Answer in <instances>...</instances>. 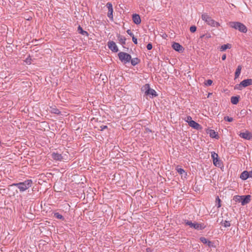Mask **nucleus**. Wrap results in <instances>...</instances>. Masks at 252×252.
<instances>
[{"instance_id":"obj_33","label":"nucleus","mask_w":252,"mask_h":252,"mask_svg":"<svg viewBox=\"0 0 252 252\" xmlns=\"http://www.w3.org/2000/svg\"><path fill=\"white\" fill-rule=\"evenodd\" d=\"M196 29V27L195 26H191L190 28V31L192 32H195Z\"/></svg>"},{"instance_id":"obj_35","label":"nucleus","mask_w":252,"mask_h":252,"mask_svg":"<svg viewBox=\"0 0 252 252\" xmlns=\"http://www.w3.org/2000/svg\"><path fill=\"white\" fill-rule=\"evenodd\" d=\"M147 48L148 50H150L151 49H152V45L150 43H149L147 45Z\"/></svg>"},{"instance_id":"obj_18","label":"nucleus","mask_w":252,"mask_h":252,"mask_svg":"<svg viewBox=\"0 0 252 252\" xmlns=\"http://www.w3.org/2000/svg\"><path fill=\"white\" fill-rule=\"evenodd\" d=\"M146 95H152V96H156L157 95V94L156 91L150 88Z\"/></svg>"},{"instance_id":"obj_16","label":"nucleus","mask_w":252,"mask_h":252,"mask_svg":"<svg viewBox=\"0 0 252 252\" xmlns=\"http://www.w3.org/2000/svg\"><path fill=\"white\" fill-rule=\"evenodd\" d=\"M249 177V174L247 171H244L240 176V178L243 180H246Z\"/></svg>"},{"instance_id":"obj_25","label":"nucleus","mask_w":252,"mask_h":252,"mask_svg":"<svg viewBox=\"0 0 252 252\" xmlns=\"http://www.w3.org/2000/svg\"><path fill=\"white\" fill-rule=\"evenodd\" d=\"M78 31L79 33L82 34L83 35L87 34V32L85 31H84L80 27H78Z\"/></svg>"},{"instance_id":"obj_6","label":"nucleus","mask_w":252,"mask_h":252,"mask_svg":"<svg viewBox=\"0 0 252 252\" xmlns=\"http://www.w3.org/2000/svg\"><path fill=\"white\" fill-rule=\"evenodd\" d=\"M118 55L120 60L124 63H128L131 58L130 55L124 52H120Z\"/></svg>"},{"instance_id":"obj_15","label":"nucleus","mask_w":252,"mask_h":252,"mask_svg":"<svg viewBox=\"0 0 252 252\" xmlns=\"http://www.w3.org/2000/svg\"><path fill=\"white\" fill-rule=\"evenodd\" d=\"M190 126L196 129H198L199 127H200V126L198 124L196 123L195 122H194V121H189V124Z\"/></svg>"},{"instance_id":"obj_21","label":"nucleus","mask_w":252,"mask_h":252,"mask_svg":"<svg viewBox=\"0 0 252 252\" xmlns=\"http://www.w3.org/2000/svg\"><path fill=\"white\" fill-rule=\"evenodd\" d=\"M239 101L238 97L237 96H232L231 98V102L234 104H236Z\"/></svg>"},{"instance_id":"obj_11","label":"nucleus","mask_w":252,"mask_h":252,"mask_svg":"<svg viewBox=\"0 0 252 252\" xmlns=\"http://www.w3.org/2000/svg\"><path fill=\"white\" fill-rule=\"evenodd\" d=\"M132 19L133 22L136 24H139L141 22V19L140 16L137 14H134L133 15Z\"/></svg>"},{"instance_id":"obj_37","label":"nucleus","mask_w":252,"mask_h":252,"mask_svg":"<svg viewBox=\"0 0 252 252\" xmlns=\"http://www.w3.org/2000/svg\"><path fill=\"white\" fill-rule=\"evenodd\" d=\"M132 41L134 42V43L137 44V39L134 37V35H132Z\"/></svg>"},{"instance_id":"obj_29","label":"nucleus","mask_w":252,"mask_h":252,"mask_svg":"<svg viewBox=\"0 0 252 252\" xmlns=\"http://www.w3.org/2000/svg\"><path fill=\"white\" fill-rule=\"evenodd\" d=\"M201 38L205 37L206 39H208L211 37V35L210 33H207L206 34H203L201 36Z\"/></svg>"},{"instance_id":"obj_5","label":"nucleus","mask_w":252,"mask_h":252,"mask_svg":"<svg viewBox=\"0 0 252 252\" xmlns=\"http://www.w3.org/2000/svg\"><path fill=\"white\" fill-rule=\"evenodd\" d=\"M251 85H252V79H249L244 80L243 81H242L240 84H237L235 86V89L242 90L243 87H246L247 86H249Z\"/></svg>"},{"instance_id":"obj_1","label":"nucleus","mask_w":252,"mask_h":252,"mask_svg":"<svg viewBox=\"0 0 252 252\" xmlns=\"http://www.w3.org/2000/svg\"><path fill=\"white\" fill-rule=\"evenodd\" d=\"M202 19L208 25L213 27L220 26V24L212 19L207 14L204 13L201 15Z\"/></svg>"},{"instance_id":"obj_7","label":"nucleus","mask_w":252,"mask_h":252,"mask_svg":"<svg viewBox=\"0 0 252 252\" xmlns=\"http://www.w3.org/2000/svg\"><path fill=\"white\" fill-rule=\"evenodd\" d=\"M185 223L186 224L189 225L190 227H193L197 230H201L204 228V226L202 224L198 223L192 222L191 221L186 220Z\"/></svg>"},{"instance_id":"obj_36","label":"nucleus","mask_w":252,"mask_h":252,"mask_svg":"<svg viewBox=\"0 0 252 252\" xmlns=\"http://www.w3.org/2000/svg\"><path fill=\"white\" fill-rule=\"evenodd\" d=\"M186 122H188L189 123V121H192V120H191V118L190 117H188L187 118H186Z\"/></svg>"},{"instance_id":"obj_30","label":"nucleus","mask_w":252,"mask_h":252,"mask_svg":"<svg viewBox=\"0 0 252 252\" xmlns=\"http://www.w3.org/2000/svg\"><path fill=\"white\" fill-rule=\"evenodd\" d=\"M54 216L55 218L59 219H61L63 218V216L58 213H55L54 214Z\"/></svg>"},{"instance_id":"obj_23","label":"nucleus","mask_w":252,"mask_h":252,"mask_svg":"<svg viewBox=\"0 0 252 252\" xmlns=\"http://www.w3.org/2000/svg\"><path fill=\"white\" fill-rule=\"evenodd\" d=\"M131 63L133 65L137 64L139 62V60L137 58H134L133 59H131Z\"/></svg>"},{"instance_id":"obj_24","label":"nucleus","mask_w":252,"mask_h":252,"mask_svg":"<svg viewBox=\"0 0 252 252\" xmlns=\"http://www.w3.org/2000/svg\"><path fill=\"white\" fill-rule=\"evenodd\" d=\"M216 205H217L218 208H220L221 206L220 204V199L219 198V197H217L216 198Z\"/></svg>"},{"instance_id":"obj_14","label":"nucleus","mask_w":252,"mask_h":252,"mask_svg":"<svg viewBox=\"0 0 252 252\" xmlns=\"http://www.w3.org/2000/svg\"><path fill=\"white\" fill-rule=\"evenodd\" d=\"M207 133L210 135V136L212 138H218V135L216 132L212 129H209L207 131Z\"/></svg>"},{"instance_id":"obj_27","label":"nucleus","mask_w":252,"mask_h":252,"mask_svg":"<svg viewBox=\"0 0 252 252\" xmlns=\"http://www.w3.org/2000/svg\"><path fill=\"white\" fill-rule=\"evenodd\" d=\"M218 154H217L216 153H212V158L213 159V161L214 160H216V159L218 158Z\"/></svg>"},{"instance_id":"obj_20","label":"nucleus","mask_w":252,"mask_h":252,"mask_svg":"<svg viewBox=\"0 0 252 252\" xmlns=\"http://www.w3.org/2000/svg\"><path fill=\"white\" fill-rule=\"evenodd\" d=\"M52 155L54 159L60 160L61 158V156L59 154L53 153Z\"/></svg>"},{"instance_id":"obj_12","label":"nucleus","mask_w":252,"mask_h":252,"mask_svg":"<svg viewBox=\"0 0 252 252\" xmlns=\"http://www.w3.org/2000/svg\"><path fill=\"white\" fill-rule=\"evenodd\" d=\"M172 47L177 51H181L182 50V47L178 43H174L172 45Z\"/></svg>"},{"instance_id":"obj_22","label":"nucleus","mask_w":252,"mask_h":252,"mask_svg":"<svg viewBox=\"0 0 252 252\" xmlns=\"http://www.w3.org/2000/svg\"><path fill=\"white\" fill-rule=\"evenodd\" d=\"M200 241L205 244H207L208 246H210L211 242L208 241L205 238L201 237L200 238Z\"/></svg>"},{"instance_id":"obj_34","label":"nucleus","mask_w":252,"mask_h":252,"mask_svg":"<svg viewBox=\"0 0 252 252\" xmlns=\"http://www.w3.org/2000/svg\"><path fill=\"white\" fill-rule=\"evenodd\" d=\"M224 120H225L228 122H232L233 121V119L232 118H229L228 117H224Z\"/></svg>"},{"instance_id":"obj_3","label":"nucleus","mask_w":252,"mask_h":252,"mask_svg":"<svg viewBox=\"0 0 252 252\" xmlns=\"http://www.w3.org/2000/svg\"><path fill=\"white\" fill-rule=\"evenodd\" d=\"M251 198V196L250 195H248L246 196L236 195L233 197V200L236 202H241L242 205H245L250 202Z\"/></svg>"},{"instance_id":"obj_39","label":"nucleus","mask_w":252,"mask_h":252,"mask_svg":"<svg viewBox=\"0 0 252 252\" xmlns=\"http://www.w3.org/2000/svg\"><path fill=\"white\" fill-rule=\"evenodd\" d=\"M226 59V55L225 54H224L222 55V60H225Z\"/></svg>"},{"instance_id":"obj_4","label":"nucleus","mask_w":252,"mask_h":252,"mask_svg":"<svg viewBox=\"0 0 252 252\" xmlns=\"http://www.w3.org/2000/svg\"><path fill=\"white\" fill-rule=\"evenodd\" d=\"M32 184V182L31 180H27L25 181L24 182H21L17 184H13L14 186H15L19 189L20 191H24L29 189L31 187Z\"/></svg>"},{"instance_id":"obj_19","label":"nucleus","mask_w":252,"mask_h":252,"mask_svg":"<svg viewBox=\"0 0 252 252\" xmlns=\"http://www.w3.org/2000/svg\"><path fill=\"white\" fill-rule=\"evenodd\" d=\"M150 86L149 84H146L142 88V90L144 92H145V94H146L148 92V91L150 90Z\"/></svg>"},{"instance_id":"obj_28","label":"nucleus","mask_w":252,"mask_h":252,"mask_svg":"<svg viewBox=\"0 0 252 252\" xmlns=\"http://www.w3.org/2000/svg\"><path fill=\"white\" fill-rule=\"evenodd\" d=\"M177 171L181 175L183 174L185 172V171L183 169L178 167L177 168Z\"/></svg>"},{"instance_id":"obj_13","label":"nucleus","mask_w":252,"mask_h":252,"mask_svg":"<svg viewBox=\"0 0 252 252\" xmlns=\"http://www.w3.org/2000/svg\"><path fill=\"white\" fill-rule=\"evenodd\" d=\"M232 47V45L230 44L227 43L226 44L223 45L220 47V50L221 51H224L227 49H230Z\"/></svg>"},{"instance_id":"obj_32","label":"nucleus","mask_w":252,"mask_h":252,"mask_svg":"<svg viewBox=\"0 0 252 252\" xmlns=\"http://www.w3.org/2000/svg\"><path fill=\"white\" fill-rule=\"evenodd\" d=\"M223 225H224V227H228L230 225V223L229 222H228L227 221H225L223 222Z\"/></svg>"},{"instance_id":"obj_17","label":"nucleus","mask_w":252,"mask_h":252,"mask_svg":"<svg viewBox=\"0 0 252 252\" xmlns=\"http://www.w3.org/2000/svg\"><path fill=\"white\" fill-rule=\"evenodd\" d=\"M242 67L241 65H239L236 70L235 73V78H237L239 77L241 73Z\"/></svg>"},{"instance_id":"obj_26","label":"nucleus","mask_w":252,"mask_h":252,"mask_svg":"<svg viewBox=\"0 0 252 252\" xmlns=\"http://www.w3.org/2000/svg\"><path fill=\"white\" fill-rule=\"evenodd\" d=\"M213 162H214V164H215V165L216 166H220V161H219L218 158L216 159V160H214L213 161Z\"/></svg>"},{"instance_id":"obj_9","label":"nucleus","mask_w":252,"mask_h":252,"mask_svg":"<svg viewBox=\"0 0 252 252\" xmlns=\"http://www.w3.org/2000/svg\"><path fill=\"white\" fill-rule=\"evenodd\" d=\"M108 46L109 49L113 52H117L118 51V49L116 44L113 41L109 42L108 43Z\"/></svg>"},{"instance_id":"obj_8","label":"nucleus","mask_w":252,"mask_h":252,"mask_svg":"<svg viewBox=\"0 0 252 252\" xmlns=\"http://www.w3.org/2000/svg\"><path fill=\"white\" fill-rule=\"evenodd\" d=\"M106 6L108 9L107 16L109 18L112 19H113V8H112V5L110 3H107Z\"/></svg>"},{"instance_id":"obj_10","label":"nucleus","mask_w":252,"mask_h":252,"mask_svg":"<svg viewBox=\"0 0 252 252\" xmlns=\"http://www.w3.org/2000/svg\"><path fill=\"white\" fill-rule=\"evenodd\" d=\"M240 136L244 139L250 140L252 138L251 133L248 131L245 132H241L239 134Z\"/></svg>"},{"instance_id":"obj_40","label":"nucleus","mask_w":252,"mask_h":252,"mask_svg":"<svg viewBox=\"0 0 252 252\" xmlns=\"http://www.w3.org/2000/svg\"><path fill=\"white\" fill-rule=\"evenodd\" d=\"M27 63H31L29 62V61H28L27 62Z\"/></svg>"},{"instance_id":"obj_38","label":"nucleus","mask_w":252,"mask_h":252,"mask_svg":"<svg viewBox=\"0 0 252 252\" xmlns=\"http://www.w3.org/2000/svg\"><path fill=\"white\" fill-rule=\"evenodd\" d=\"M127 32L128 34H129L130 36H131L132 37V35H133L132 34V33L131 32V31L129 30H127Z\"/></svg>"},{"instance_id":"obj_2","label":"nucleus","mask_w":252,"mask_h":252,"mask_svg":"<svg viewBox=\"0 0 252 252\" xmlns=\"http://www.w3.org/2000/svg\"><path fill=\"white\" fill-rule=\"evenodd\" d=\"M228 25L232 28L238 30L240 32L246 33L247 31L246 27L240 22H230Z\"/></svg>"},{"instance_id":"obj_31","label":"nucleus","mask_w":252,"mask_h":252,"mask_svg":"<svg viewBox=\"0 0 252 252\" xmlns=\"http://www.w3.org/2000/svg\"><path fill=\"white\" fill-rule=\"evenodd\" d=\"M213 83V81L211 80H208L205 84L207 86H210Z\"/></svg>"}]
</instances>
